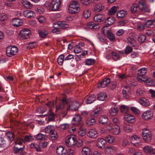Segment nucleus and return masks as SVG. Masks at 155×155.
Masks as SVG:
<instances>
[{
  "mask_svg": "<svg viewBox=\"0 0 155 155\" xmlns=\"http://www.w3.org/2000/svg\"><path fill=\"white\" fill-rule=\"evenodd\" d=\"M80 10L79 4L76 1H73L70 5L68 11L72 14L77 13Z\"/></svg>",
  "mask_w": 155,
  "mask_h": 155,
  "instance_id": "obj_1",
  "label": "nucleus"
},
{
  "mask_svg": "<svg viewBox=\"0 0 155 155\" xmlns=\"http://www.w3.org/2000/svg\"><path fill=\"white\" fill-rule=\"evenodd\" d=\"M24 142V140L23 139L20 138H17L15 141L16 146L14 147V151L15 153H21L24 150V147H17L18 145H21Z\"/></svg>",
  "mask_w": 155,
  "mask_h": 155,
  "instance_id": "obj_2",
  "label": "nucleus"
},
{
  "mask_svg": "<svg viewBox=\"0 0 155 155\" xmlns=\"http://www.w3.org/2000/svg\"><path fill=\"white\" fill-rule=\"evenodd\" d=\"M142 136L144 141L147 142H150L151 140L152 137L151 133L147 128H144L143 130Z\"/></svg>",
  "mask_w": 155,
  "mask_h": 155,
  "instance_id": "obj_3",
  "label": "nucleus"
},
{
  "mask_svg": "<svg viewBox=\"0 0 155 155\" xmlns=\"http://www.w3.org/2000/svg\"><path fill=\"white\" fill-rule=\"evenodd\" d=\"M18 50V48L16 46H8L6 49V54L8 57H12L16 54Z\"/></svg>",
  "mask_w": 155,
  "mask_h": 155,
  "instance_id": "obj_4",
  "label": "nucleus"
},
{
  "mask_svg": "<svg viewBox=\"0 0 155 155\" xmlns=\"http://www.w3.org/2000/svg\"><path fill=\"white\" fill-rule=\"evenodd\" d=\"M31 34L30 30L27 28H23L19 33V36L21 39L28 38Z\"/></svg>",
  "mask_w": 155,
  "mask_h": 155,
  "instance_id": "obj_5",
  "label": "nucleus"
},
{
  "mask_svg": "<svg viewBox=\"0 0 155 155\" xmlns=\"http://www.w3.org/2000/svg\"><path fill=\"white\" fill-rule=\"evenodd\" d=\"M146 73L147 69L146 68H143L139 69L137 78V80L140 82H142L143 80L146 78L145 76Z\"/></svg>",
  "mask_w": 155,
  "mask_h": 155,
  "instance_id": "obj_6",
  "label": "nucleus"
},
{
  "mask_svg": "<svg viewBox=\"0 0 155 155\" xmlns=\"http://www.w3.org/2000/svg\"><path fill=\"white\" fill-rule=\"evenodd\" d=\"M67 145L69 147H73L76 143V138L73 135L68 136L66 141Z\"/></svg>",
  "mask_w": 155,
  "mask_h": 155,
  "instance_id": "obj_7",
  "label": "nucleus"
},
{
  "mask_svg": "<svg viewBox=\"0 0 155 155\" xmlns=\"http://www.w3.org/2000/svg\"><path fill=\"white\" fill-rule=\"evenodd\" d=\"M102 32L104 35L107 33V38L111 41H113L115 39L113 34L111 32L110 30L107 29V26H104L101 30Z\"/></svg>",
  "mask_w": 155,
  "mask_h": 155,
  "instance_id": "obj_8",
  "label": "nucleus"
},
{
  "mask_svg": "<svg viewBox=\"0 0 155 155\" xmlns=\"http://www.w3.org/2000/svg\"><path fill=\"white\" fill-rule=\"evenodd\" d=\"M71 101L70 99H67L66 98H63L61 100V103L56 106V110L63 109L64 105L67 104Z\"/></svg>",
  "mask_w": 155,
  "mask_h": 155,
  "instance_id": "obj_9",
  "label": "nucleus"
},
{
  "mask_svg": "<svg viewBox=\"0 0 155 155\" xmlns=\"http://www.w3.org/2000/svg\"><path fill=\"white\" fill-rule=\"evenodd\" d=\"M140 141V137L137 135L132 136L130 139V141L132 143L136 146H138L141 144Z\"/></svg>",
  "mask_w": 155,
  "mask_h": 155,
  "instance_id": "obj_10",
  "label": "nucleus"
},
{
  "mask_svg": "<svg viewBox=\"0 0 155 155\" xmlns=\"http://www.w3.org/2000/svg\"><path fill=\"white\" fill-rule=\"evenodd\" d=\"M153 114L150 110H148L143 113L141 116L143 119L148 120L151 119L153 116Z\"/></svg>",
  "mask_w": 155,
  "mask_h": 155,
  "instance_id": "obj_11",
  "label": "nucleus"
},
{
  "mask_svg": "<svg viewBox=\"0 0 155 155\" xmlns=\"http://www.w3.org/2000/svg\"><path fill=\"white\" fill-rule=\"evenodd\" d=\"M61 2V0H52L51 4L53 10H58L60 6Z\"/></svg>",
  "mask_w": 155,
  "mask_h": 155,
  "instance_id": "obj_12",
  "label": "nucleus"
},
{
  "mask_svg": "<svg viewBox=\"0 0 155 155\" xmlns=\"http://www.w3.org/2000/svg\"><path fill=\"white\" fill-rule=\"evenodd\" d=\"M116 148L113 146L109 145L105 147L104 152L106 154H112L116 151Z\"/></svg>",
  "mask_w": 155,
  "mask_h": 155,
  "instance_id": "obj_13",
  "label": "nucleus"
},
{
  "mask_svg": "<svg viewBox=\"0 0 155 155\" xmlns=\"http://www.w3.org/2000/svg\"><path fill=\"white\" fill-rule=\"evenodd\" d=\"M87 135L88 137L92 138H95L98 136L97 132L94 129H91L88 130Z\"/></svg>",
  "mask_w": 155,
  "mask_h": 155,
  "instance_id": "obj_14",
  "label": "nucleus"
},
{
  "mask_svg": "<svg viewBox=\"0 0 155 155\" xmlns=\"http://www.w3.org/2000/svg\"><path fill=\"white\" fill-rule=\"evenodd\" d=\"M122 92L124 97L126 99L128 98L131 94L130 87L128 86L125 87L123 90Z\"/></svg>",
  "mask_w": 155,
  "mask_h": 155,
  "instance_id": "obj_15",
  "label": "nucleus"
},
{
  "mask_svg": "<svg viewBox=\"0 0 155 155\" xmlns=\"http://www.w3.org/2000/svg\"><path fill=\"white\" fill-rule=\"evenodd\" d=\"M54 26L55 27H56L57 26V27L60 28H62L65 29L68 27V25L65 22L59 21L57 23H55L54 24Z\"/></svg>",
  "mask_w": 155,
  "mask_h": 155,
  "instance_id": "obj_16",
  "label": "nucleus"
},
{
  "mask_svg": "<svg viewBox=\"0 0 155 155\" xmlns=\"http://www.w3.org/2000/svg\"><path fill=\"white\" fill-rule=\"evenodd\" d=\"M80 105L77 102H73L71 105H69L67 108L68 110H71L72 111L77 110L79 108Z\"/></svg>",
  "mask_w": 155,
  "mask_h": 155,
  "instance_id": "obj_17",
  "label": "nucleus"
},
{
  "mask_svg": "<svg viewBox=\"0 0 155 155\" xmlns=\"http://www.w3.org/2000/svg\"><path fill=\"white\" fill-rule=\"evenodd\" d=\"M110 83V80L109 78H104L103 81L97 85L98 87H105Z\"/></svg>",
  "mask_w": 155,
  "mask_h": 155,
  "instance_id": "obj_18",
  "label": "nucleus"
},
{
  "mask_svg": "<svg viewBox=\"0 0 155 155\" xmlns=\"http://www.w3.org/2000/svg\"><path fill=\"white\" fill-rule=\"evenodd\" d=\"M138 101L141 105L144 106H148L150 105L149 101L145 98L140 97L138 100Z\"/></svg>",
  "mask_w": 155,
  "mask_h": 155,
  "instance_id": "obj_19",
  "label": "nucleus"
},
{
  "mask_svg": "<svg viewBox=\"0 0 155 155\" xmlns=\"http://www.w3.org/2000/svg\"><path fill=\"white\" fill-rule=\"evenodd\" d=\"M105 19L104 15L101 14L96 15L93 18V20L97 22H101L104 21Z\"/></svg>",
  "mask_w": 155,
  "mask_h": 155,
  "instance_id": "obj_20",
  "label": "nucleus"
},
{
  "mask_svg": "<svg viewBox=\"0 0 155 155\" xmlns=\"http://www.w3.org/2000/svg\"><path fill=\"white\" fill-rule=\"evenodd\" d=\"M127 40L128 42L133 46H134L136 45V43L134 35L133 34H130L127 38Z\"/></svg>",
  "mask_w": 155,
  "mask_h": 155,
  "instance_id": "obj_21",
  "label": "nucleus"
},
{
  "mask_svg": "<svg viewBox=\"0 0 155 155\" xmlns=\"http://www.w3.org/2000/svg\"><path fill=\"white\" fill-rule=\"evenodd\" d=\"M124 130L127 132H131L133 129V127L128 123H124L123 125Z\"/></svg>",
  "mask_w": 155,
  "mask_h": 155,
  "instance_id": "obj_22",
  "label": "nucleus"
},
{
  "mask_svg": "<svg viewBox=\"0 0 155 155\" xmlns=\"http://www.w3.org/2000/svg\"><path fill=\"white\" fill-rule=\"evenodd\" d=\"M142 82H145L147 85L149 86L155 85V80L151 78H147V77L143 80Z\"/></svg>",
  "mask_w": 155,
  "mask_h": 155,
  "instance_id": "obj_23",
  "label": "nucleus"
},
{
  "mask_svg": "<svg viewBox=\"0 0 155 155\" xmlns=\"http://www.w3.org/2000/svg\"><path fill=\"white\" fill-rule=\"evenodd\" d=\"M142 149L144 152L148 154H150L154 150V149L150 145L145 146Z\"/></svg>",
  "mask_w": 155,
  "mask_h": 155,
  "instance_id": "obj_24",
  "label": "nucleus"
},
{
  "mask_svg": "<svg viewBox=\"0 0 155 155\" xmlns=\"http://www.w3.org/2000/svg\"><path fill=\"white\" fill-rule=\"evenodd\" d=\"M12 23L14 26L18 27L22 25L23 21L20 19L14 18L12 20Z\"/></svg>",
  "mask_w": 155,
  "mask_h": 155,
  "instance_id": "obj_25",
  "label": "nucleus"
},
{
  "mask_svg": "<svg viewBox=\"0 0 155 155\" xmlns=\"http://www.w3.org/2000/svg\"><path fill=\"white\" fill-rule=\"evenodd\" d=\"M23 13L24 16L28 18L33 17L35 15L34 12L30 10H25L23 12Z\"/></svg>",
  "mask_w": 155,
  "mask_h": 155,
  "instance_id": "obj_26",
  "label": "nucleus"
},
{
  "mask_svg": "<svg viewBox=\"0 0 155 155\" xmlns=\"http://www.w3.org/2000/svg\"><path fill=\"white\" fill-rule=\"evenodd\" d=\"M56 152L58 155H65L66 150L64 147L60 146L57 148Z\"/></svg>",
  "mask_w": 155,
  "mask_h": 155,
  "instance_id": "obj_27",
  "label": "nucleus"
},
{
  "mask_svg": "<svg viewBox=\"0 0 155 155\" xmlns=\"http://www.w3.org/2000/svg\"><path fill=\"white\" fill-rule=\"evenodd\" d=\"M128 14L127 12L125 10H121L118 12L117 14V18H121L125 17Z\"/></svg>",
  "mask_w": 155,
  "mask_h": 155,
  "instance_id": "obj_28",
  "label": "nucleus"
},
{
  "mask_svg": "<svg viewBox=\"0 0 155 155\" xmlns=\"http://www.w3.org/2000/svg\"><path fill=\"white\" fill-rule=\"evenodd\" d=\"M111 132L114 134L118 135L120 133V128L117 125H114Z\"/></svg>",
  "mask_w": 155,
  "mask_h": 155,
  "instance_id": "obj_29",
  "label": "nucleus"
},
{
  "mask_svg": "<svg viewBox=\"0 0 155 155\" xmlns=\"http://www.w3.org/2000/svg\"><path fill=\"white\" fill-rule=\"evenodd\" d=\"M96 96L94 94H91L87 98L86 103L87 104H91L93 103L95 100Z\"/></svg>",
  "mask_w": 155,
  "mask_h": 155,
  "instance_id": "obj_30",
  "label": "nucleus"
},
{
  "mask_svg": "<svg viewBox=\"0 0 155 155\" xmlns=\"http://www.w3.org/2000/svg\"><path fill=\"white\" fill-rule=\"evenodd\" d=\"M91 153L90 149L87 147H84L81 150V153L83 155H90Z\"/></svg>",
  "mask_w": 155,
  "mask_h": 155,
  "instance_id": "obj_31",
  "label": "nucleus"
},
{
  "mask_svg": "<svg viewBox=\"0 0 155 155\" xmlns=\"http://www.w3.org/2000/svg\"><path fill=\"white\" fill-rule=\"evenodd\" d=\"M104 6L101 3H99L96 5L94 8V11L96 12H99L104 9Z\"/></svg>",
  "mask_w": 155,
  "mask_h": 155,
  "instance_id": "obj_32",
  "label": "nucleus"
},
{
  "mask_svg": "<svg viewBox=\"0 0 155 155\" xmlns=\"http://www.w3.org/2000/svg\"><path fill=\"white\" fill-rule=\"evenodd\" d=\"M81 120V118L79 115H76L72 119L73 124H78Z\"/></svg>",
  "mask_w": 155,
  "mask_h": 155,
  "instance_id": "obj_33",
  "label": "nucleus"
},
{
  "mask_svg": "<svg viewBox=\"0 0 155 155\" xmlns=\"http://www.w3.org/2000/svg\"><path fill=\"white\" fill-rule=\"evenodd\" d=\"M124 118L127 122H132L134 119V117L130 114L127 113L124 115Z\"/></svg>",
  "mask_w": 155,
  "mask_h": 155,
  "instance_id": "obj_34",
  "label": "nucleus"
},
{
  "mask_svg": "<svg viewBox=\"0 0 155 155\" xmlns=\"http://www.w3.org/2000/svg\"><path fill=\"white\" fill-rule=\"evenodd\" d=\"M106 143L105 140L103 138H99L97 142V146L100 148H102Z\"/></svg>",
  "mask_w": 155,
  "mask_h": 155,
  "instance_id": "obj_35",
  "label": "nucleus"
},
{
  "mask_svg": "<svg viewBox=\"0 0 155 155\" xmlns=\"http://www.w3.org/2000/svg\"><path fill=\"white\" fill-rule=\"evenodd\" d=\"M118 112V109L117 107L116 106H114L112 107L110 110V114L113 116H115L117 114Z\"/></svg>",
  "mask_w": 155,
  "mask_h": 155,
  "instance_id": "obj_36",
  "label": "nucleus"
},
{
  "mask_svg": "<svg viewBox=\"0 0 155 155\" xmlns=\"http://www.w3.org/2000/svg\"><path fill=\"white\" fill-rule=\"evenodd\" d=\"M83 43H79L78 45H76L74 47V51L75 53L78 54L80 53L82 49L81 47V46L83 45Z\"/></svg>",
  "mask_w": 155,
  "mask_h": 155,
  "instance_id": "obj_37",
  "label": "nucleus"
},
{
  "mask_svg": "<svg viewBox=\"0 0 155 155\" xmlns=\"http://www.w3.org/2000/svg\"><path fill=\"white\" fill-rule=\"evenodd\" d=\"M107 97V95L104 92H101L98 95L97 99L98 100L101 101H104Z\"/></svg>",
  "mask_w": 155,
  "mask_h": 155,
  "instance_id": "obj_38",
  "label": "nucleus"
},
{
  "mask_svg": "<svg viewBox=\"0 0 155 155\" xmlns=\"http://www.w3.org/2000/svg\"><path fill=\"white\" fill-rule=\"evenodd\" d=\"M106 141L109 143L112 144L114 142L115 140L114 137L108 135L105 137Z\"/></svg>",
  "mask_w": 155,
  "mask_h": 155,
  "instance_id": "obj_39",
  "label": "nucleus"
},
{
  "mask_svg": "<svg viewBox=\"0 0 155 155\" xmlns=\"http://www.w3.org/2000/svg\"><path fill=\"white\" fill-rule=\"evenodd\" d=\"M108 119L107 116L105 115L101 116L99 118V123L102 124H104L108 122Z\"/></svg>",
  "mask_w": 155,
  "mask_h": 155,
  "instance_id": "obj_40",
  "label": "nucleus"
},
{
  "mask_svg": "<svg viewBox=\"0 0 155 155\" xmlns=\"http://www.w3.org/2000/svg\"><path fill=\"white\" fill-rule=\"evenodd\" d=\"M87 26L88 28L92 29H97L99 28V26L98 24L92 22L90 23Z\"/></svg>",
  "mask_w": 155,
  "mask_h": 155,
  "instance_id": "obj_41",
  "label": "nucleus"
},
{
  "mask_svg": "<svg viewBox=\"0 0 155 155\" xmlns=\"http://www.w3.org/2000/svg\"><path fill=\"white\" fill-rule=\"evenodd\" d=\"M91 13V11L88 9H84L83 12V16L84 18H87L90 16Z\"/></svg>",
  "mask_w": 155,
  "mask_h": 155,
  "instance_id": "obj_42",
  "label": "nucleus"
},
{
  "mask_svg": "<svg viewBox=\"0 0 155 155\" xmlns=\"http://www.w3.org/2000/svg\"><path fill=\"white\" fill-rule=\"evenodd\" d=\"M21 3L22 5L26 8H30L32 7L31 3L27 0H22Z\"/></svg>",
  "mask_w": 155,
  "mask_h": 155,
  "instance_id": "obj_43",
  "label": "nucleus"
},
{
  "mask_svg": "<svg viewBox=\"0 0 155 155\" xmlns=\"http://www.w3.org/2000/svg\"><path fill=\"white\" fill-rule=\"evenodd\" d=\"M100 111V107H96L94 110L91 112V116L93 117H96L99 114Z\"/></svg>",
  "mask_w": 155,
  "mask_h": 155,
  "instance_id": "obj_44",
  "label": "nucleus"
},
{
  "mask_svg": "<svg viewBox=\"0 0 155 155\" xmlns=\"http://www.w3.org/2000/svg\"><path fill=\"white\" fill-rule=\"evenodd\" d=\"M118 7L114 6L112 7L108 11V13L110 15H112L115 14L117 11Z\"/></svg>",
  "mask_w": 155,
  "mask_h": 155,
  "instance_id": "obj_45",
  "label": "nucleus"
},
{
  "mask_svg": "<svg viewBox=\"0 0 155 155\" xmlns=\"http://www.w3.org/2000/svg\"><path fill=\"white\" fill-rule=\"evenodd\" d=\"M121 112L123 113L126 114L129 110L128 106L122 105L120 106Z\"/></svg>",
  "mask_w": 155,
  "mask_h": 155,
  "instance_id": "obj_46",
  "label": "nucleus"
},
{
  "mask_svg": "<svg viewBox=\"0 0 155 155\" xmlns=\"http://www.w3.org/2000/svg\"><path fill=\"white\" fill-rule=\"evenodd\" d=\"M64 54H61L60 55L57 59V61L58 64L60 65H62L63 64V62L64 60Z\"/></svg>",
  "mask_w": 155,
  "mask_h": 155,
  "instance_id": "obj_47",
  "label": "nucleus"
},
{
  "mask_svg": "<svg viewBox=\"0 0 155 155\" xmlns=\"http://www.w3.org/2000/svg\"><path fill=\"white\" fill-rule=\"evenodd\" d=\"M48 118L49 121H51L54 120V114L52 112L51 108L49 109V112L48 113Z\"/></svg>",
  "mask_w": 155,
  "mask_h": 155,
  "instance_id": "obj_48",
  "label": "nucleus"
},
{
  "mask_svg": "<svg viewBox=\"0 0 155 155\" xmlns=\"http://www.w3.org/2000/svg\"><path fill=\"white\" fill-rule=\"evenodd\" d=\"M96 122V120L94 118H88L85 121V123L87 125L90 126L93 125Z\"/></svg>",
  "mask_w": 155,
  "mask_h": 155,
  "instance_id": "obj_49",
  "label": "nucleus"
},
{
  "mask_svg": "<svg viewBox=\"0 0 155 155\" xmlns=\"http://www.w3.org/2000/svg\"><path fill=\"white\" fill-rule=\"evenodd\" d=\"M54 129V128L53 126L48 125L45 129V133L49 134Z\"/></svg>",
  "mask_w": 155,
  "mask_h": 155,
  "instance_id": "obj_50",
  "label": "nucleus"
},
{
  "mask_svg": "<svg viewBox=\"0 0 155 155\" xmlns=\"http://www.w3.org/2000/svg\"><path fill=\"white\" fill-rule=\"evenodd\" d=\"M47 137L46 135L42 134H38L37 135L36 139V140H46Z\"/></svg>",
  "mask_w": 155,
  "mask_h": 155,
  "instance_id": "obj_51",
  "label": "nucleus"
},
{
  "mask_svg": "<svg viewBox=\"0 0 155 155\" xmlns=\"http://www.w3.org/2000/svg\"><path fill=\"white\" fill-rule=\"evenodd\" d=\"M9 16L4 13H2L0 14V20L1 21H3L8 19Z\"/></svg>",
  "mask_w": 155,
  "mask_h": 155,
  "instance_id": "obj_52",
  "label": "nucleus"
},
{
  "mask_svg": "<svg viewBox=\"0 0 155 155\" xmlns=\"http://www.w3.org/2000/svg\"><path fill=\"white\" fill-rule=\"evenodd\" d=\"M95 60L92 58L88 59L85 61V64L90 65L93 64L95 63Z\"/></svg>",
  "mask_w": 155,
  "mask_h": 155,
  "instance_id": "obj_53",
  "label": "nucleus"
},
{
  "mask_svg": "<svg viewBox=\"0 0 155 155\" xmlns=\"http://www.w3.org/2000/svg\"><path fill=\"white\" fill-rule=\"evenodd\" d=\"M7 137L10 141H12L14 139V134L13 132H8L6 133Z\"/></svg>",
  "mask_w": 155,
  "mask_h": 155,
  "instance_id": "obj_54",
  "label": "nucleus"
},
{
  "mask_svg": "<svg viewBox=\"0 0 155 155\" xmlns=\"http://www.w3.org/2000/svg\"><path fill=\"white\" fill-rule=\"evenodd\" d=\"M153 24V20H148L144 22L145 26L147 27H149Z\"/></svg>",
  "mask_w": 155,
  "mask_h": 155,
  "instance_id": "obj_55",
  "label": "nucleus"
},
{
  "mask_svg": "<svg viewBox=\"0 0 155 155\" xmlns=\"http://www.w3.org/2000/svg\"><path fill=\"white\" fill-rule=\"evenodd\" d=\"M115 21V18L113 17L108 18L106 21L109 25H111L113 24Z\"/></svg>",
  "mask_w": 155,
  "mask_h": 155,
  "instance_id": "obj_56",
  "label": "nucleus"
},
{
  "mask_svg": "<svg viewBox=\"0 0 155 155\" xmlns=\"http://www.w3.org/2000/svg\"><path fill=\"white\" fill-rule=\"evenodd\" d=\"M37 43L35 42H32L29 43L27 46V48L28 49H32L37 46Z\"/></svg>",
  "mask_w": 155,
  "mask_h": 155,
  "instance_id": "obj_57",
  "label": "nucleus"
},
{
  "mask_svg": "<svg viewBox=\"0 0 155 155\" xmlns=\"http://www.w3.org/2000/svg\"><path fill=\"white\" fill-rule=\"evenodd\" d=\"M38 33L41 38H45L48 34V33L44 30H38Z\"/></svg>",
  "mask_w": 155,
  "mask_h": 155,
  "instance_id": "obj_58",
  "label": "nucleus"
},
{
  "mask_svg": "<svg viewBox=\"0 0 155 155\" xmlns=\"http://www.w3.org/2000/svg\"><path fill=\"white\" fill-rule=\"evenodd\" d=\"M111 53L114 60H117L120 59V57L118 54L114 51H112Z\"/></svg>",
  "mask_w": 155,
  "mask_h": 155,
  "instance_id": "obj_59",
  "label": "nucleus"
},
{
  "mask_svg": "<svg viewBox=\"0 0 155 155\" xmlns=\"http://www.w3.org/2000/svg\"><path fill=\"white\" fill-rule=\"evenodd\" d=\"M145 2L143 1H141L139 2L138 6L139 8L142 11L146 6Z\"/></svg>",
  "mask_w": 155,
  "mask_h": 155,
  "instance_id": "obj_60",
  "label": "nucleus"
},
{
  "mask_svg": "<svg viewBox=\"0 0 155 155\" xmlns=\"http://www.w3.org/2000/svg\"><path fill=\"white\" fill-rule=\"evenodd\" d=\"M146 38V36L143 34H140L138 37V40L140 42H143Z\"/></svg>",
  "mask_w": 155,
  "mask_h": 155,
  "instance_id": "obj_61",
  "label": "nucleus"
},
{
  "mask_svg": "<svg viewBox=\"0 0 155 155\" xmlns=\"http://www.w3.org/2000/svg\"><path fill=\"white\" fill-rule=\"evenodd\" d=\"M69 124H60L59 126V128L62 130H66L68 128Z\"/></svg>",
  "mask_w": 155,
  "mask_h": 155,
  "instance_id": "obj_62",
  "label": "nucleus"
},
{
  "mask_svg": "<svg viewBox=\"0 0 155 155\" xmlns=\"http://www.w3.org/2000/svg\"><path fill=\"white\" fill-rule=\"evenodd\" d=\"M130 109L133 113L135 114L139 115L140 114V111L139 110L135 107H131Z\"/></svg>",
  "mask_w": 155,
  "mask_h": 155,
  "instance_id": "obj_63",
  "label": "nucleus"
},
{
  "mask_svg": "<svg viewBox=\"0 0 155 155\" xmlns=\"http://www.w3.org/2000/svg\"><path fill=\"white\" fill-rule=\"evenodd\" d=\"M145 26L141 23H138L137 26V29L140 31H143L145 29Z\"/></svg>",
  "mask_w": 155,
  "mask_h": 155,
  "instance_id": "obj_64",
  "label": "nucleus"
}]
</instances>
